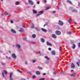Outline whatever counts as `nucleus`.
Instances as JSON below:
<instances>
[{
  "instance_id": "nucleus-50",
  "label": "nucleus",
  "mask_w": 80,
  "mask_h": 80,
  "mask_svg": "<svg viewBox=\"0 0 80 80\" xmlns=\"http://www.w3.org/2000/svg\"><path fill=\"white\" fill-rule=\"evenodd\" d=\"M78 47H80V43H79V45H78Z\"/></svg>"
},
{
  "instance_id": "nucleus-11",
  "label": "nucleus",
  "mask_w": 80,
  "mask_h": 80,
  "mask_svg": "<svg viewBox=\"0 0 80 80\" xmlns=\"http://www.w3.org/2000/svg\"><path fill=\"white\" fill-rule=\"evenodd\" d=\"M47 45H49V46H52V44L49 43V42H47Z\"/></svg>"
},
{
  "instance_id": "nucleus-20",
  "label": "nucleus",
  "mask_w": 80,
  "mask_h": 80,
  "mask_svg": "<svg viewBox=\"0 0 80 80\" xmlns=\"http://www.w3.org/2000/svg\"><path fill=\"white\" fill-rule=\"evenodd\" d=\"M34 27H35V26H34V24H33V23H32L31 24V28H34Z\"/></svg>"
},
{
  "instance_id": "nucleus-57",
  "label": "nucleus",
  "mask_w": 80,
  "mask_h": 80,
  "mask_svg": "<svg viewBox=\"0 0 80 80\" xmlns=\"http://www.w3.org/2000/svg\"><path fill=\"white\" fill-rule=\"evenodd\" d=\"M8 58V59H9V60H10L11 59V58H10V57Z\"/></svg>"
},
{
  "instance_id": "nucleus-36",
  "label": "nucleus",
  "mask_w": 80,
  "mask_h": 80,
  "mask_svg": "<svg viewBox=\"0 0 80 80\" xmlns=\"http://www.w3.org/2000/svg\"><path fill=\"white\" fill-rule=\"evenodd\" d=\"M45 80V78H42L40 79V80Z\"/></svg>"
},
{
  "instance_id": "nucleus-60",
  "label": "nucleus",
  "mask_w": 80,
  "mask_h": 80,
  "mask_svg": "<svg viewBox=\"0 0 80 80\" xmlns=\"http://www.w3.org/2000/svg\"><path fill=\"white\" fill-rule=\"evenodd\" d=\"M59 50H60V52H61V48H60V49H59Z\"/></svg>"
},
{
  "instance_id": "nucleus-28",
  "label": "nucleus",
  "mask_w": 80,
  "mask_h": 80,
  "mask_svg": "<svg viewBox=\"0 0 80 80\" xmlns=\"http://www.w3.org/2000/svg\"><path fill=\"white\" fill-rule=\"evenodd\" d=\"M67 2H69V3H72V2L69 0H67Z\"/></svg>"
},
{
  "instance_id": "nucleus-2",
  "label": "nucleus",
  "mask_w": 80,
  "mask_h": 80,
  "mask_svg": "<svg viewBox=\"0 0 80 80\" xmlns=\"http://www.w3.org/2000/svg\"><path fill=\"white\" fill-rule=\"evenodd\" d=\"M11 57L14 59H16V58H17V56H16V55H15V54L14 53L12 54Z\"/></svg>"
},
{
  "instance_id": "nucleus-7",
  "label": "nucleus",
  "mask_w": 80,
  "mask_h": 80,
  "mask_svg": "<svg viewBox=\"0 0 80 80\" xmlns=\"http://www.w3.org/2000/svg\"><path fill=\"white\" fill-rule=\"evenodd\" d=\"M16 47L18 48V49H20V47H21V46H20V45L19 44H17L16 45Z\"/></svg>"
},
{
  "instance_id": "nucleus-14",
  "label": "nucleus",
  "mask_w": 80,
  "mask_h": 80,
  "mask_svg": "<svg viewBox=\"0 0 80 80\" xmlns=\"http://www.w3.org/2000/svg\"><path fill=\"white\" fill-rule=\"evenodd\" d=\"M76 75V73H74L70 75V76H72V77H75Z\"/></svg>"
},
{
  "instance_id": "nucleus-5",
  "label": "nucleus",
  "mask_w": 80,
  "mask_h": 80,
  "mask_svg": "<svg viewBox=\"0 0 80 80\" xmlns=\"http://www.w3.org/2000/svg\"><path fill=\"white\" fill-rule=\"evenodd\" d=\"M56 34L57 35H60L61 34V32L58 31H57L56 32Z\"/></svg>"
},
{
  "instance_id": "nucleus-16",
  "label": "nucleus",
  "mask_w": 80,
  "mask_h": 80,
  "mask_svg": "<svg viewBox=\"0 0 80 80\" xmlns=\"http://www.w3.org/2000/svg\"><path fill=\"white\" fill-rule=\"evenodd\" d=\"M35 29H36V30L38 32H39L40 31V29H39V28H37V27H36L35 28Z\"/></svg>"
},
{
  "instance_id": "nucleus-38",
  "label": "nucleus",
  "mask_w": 80,
  "mask_h": 80,
  "mask_svg": "<svg viewBox=\"0 0 80 80\" xmlns=\"http://www.w3.org/2000/svg\"><path fill=\"white\" fill-rule=\"evenodd\" d=\"M40 14H39H39H37V15H36V16L37 17H38V16H40Z\"/></svg>"
},
{
  "instance_id": "nucleus-19",
  "label": "nucleus",
  "mask_w": 80,
  "mask_h": 80,
  "mask_svg": "<svg viewBox=\"0 0 80 80\" xmlns=\"http://www.w3.org/2000/svg\"><path fill=\"white\" fill-rule=\"evenodd\" d=\"M72 45L73 46H72V48H73V49H75V45L73 44Z\"/></svg>"
},
{
  "instance_id": "nucleus-64",
  "label": "nucleus",
  "mask_w": 80,
  "mask_h": 80,
  "mask_svg": "<svg viewBox=\"0 0 80 80\" xmlns=\"http://www.w3.org/2000/svg\"><path fill=\"white\" fill-rule=\"evenodd\" d=\"M21 80H25V79H21Z\"/></svg>"
},
{
  "instance_id": "nucleus-13",
  "label": "nucleus",
  "mask_w": 80,
  "mask_h": 80,
  "mask_svg": "<svg viewBox=\"0 0 80 80\" xmlns=\"http://www.w3.org/2000/svg\"><path fill=\"white\" fill-rule=\"evenodd\" d=\"M52 53L53 55H55V51H52Z\"/></svg>"
},
{
  "instance_id": "nucleus-44",
  "label": "nucleus",
  "mask_w": 80,
  "mask_h": 80,
  "mask_svg": "<svg viewBox=\"0 0 80 80\" xmlns=\"http://www.w3.org/2000/svg\"><path fill=\"white\" fill-rule=\"evenodd\" d=\"M38 53H39V54L41 55V53L40 52V51H39Z\"/></svg>"
},
{
  "instance_id": "nucleus-45",
  "label": "nucleus",
  "mask_w": 80,
  "mask_h": 80,
  "mask_svg": "<svg viewBox=\"0 0 80 80\" xmlns=\"http://www.w3.org/2000/svg\"><path fill=\"white\" fill-rule=\"evenodd\" d=\"M22 27H23V28H26V27L23 25H22Z\"/></svg>"
},
{
  "instance_id": "nucleus-6",
  "label": "nucleus",
  "mask_w": 80,
  "mask_h": 80,
  "mask_svg": "<svg viewBox=\"0 0 80 80\" xmlns=\"http://www.w3.org/2000/svg\"><path fill=\"white\" fill-rule=\"evenodd\" d=\"M71 67L72 68H75V65H74V64H73V63H72L71 65Z\"/></svg>"
},
{
  "instance_id": "nucleus-46",
  "label": "nucleus",
  "mask_w": 80,
  "mask_h": 80,
  "mask_svg": "<svg viewBox=\"0 0 80 80\" xmlns=\"http://www.w3.org/2000/svg\"><path fill=\"white\" fill-rule=\"evenodd\" d=\"M10 22H11V23H13V21H11Z\"/></svg>"
},
{
  "instance_id": "nucleus-41",
  "label": "nucleus",
  "mask_w": 80,
  "mask_h": 80,
  "mask_svg": "<svg viewBox=\"0 0 80 80\" xmlns=\"http://www.w3.org/2000/svg\"><path fill=\"white\" fill-rule=\"evenodd\" d=\"M6 63H2V65H5Z\"/></svg>"
},
{
  "instance_id": "nucleus-56",
  "label": "nucleus",
  "mask_w": 80,
  "mask_h": 80,
  "mask_svg": "<svg viewBox=\"0 0 80 80\" xmlns=\"http://www.w3.org/2000/svg\"><path fill=\"white\" fill-rule=\"evenodd\" d=\"M46 75L45 73H43V75Z\"/></svg>"
},
{
  "instance_id": "nucleus-31",
  "label": "nucleus",
  "mask_w": 80,
  "mask_h": 80,
  "mask_svg": "<svg viewBox=\"0 0 80 80\" xmlns=\"http://www.w3.org/2000/svg\"><path fill=\"white\" fill-rule=\"evenodd\" d=\"M53 74H54V75H56V74H57V72H56V71H54L53 72Z\"/></svg>"
},
{
  "instance_id": "nucleus-48",
  "label": "nucleus",
  "mask_w": 80,
  "mask_h": 80,
  "mask_svg": "<svg viewBox=\"0 0 80 80\" xmlns=\"http://www.w3.org/2000/svg\"><path fill=\"white\" fill-rule=\"evenodd\" d=\"M78 4L79 6H80V2H78Z\"/></svg>"
},
{
  "instance_id": "nucleus-55",
  "label": "nucleus",
  "mask_w": 80,
  "mask_h": 80,
  "mask_svg": "<svg viewBox=\"0 0 80 80\" xmlns=\"http://www.w3.org/2000/svg\"><path fill=\"white\" fill-rule=\"evenodd\" d=\"M55 69H56V68H53V69H52V70H55Z\"/></svg>"
},
{
  "instance_id": "nucleus-47",
  "label": "nucleus",
  "mask_w": 80,
  "mask_h": 80,
  "mask_svg": "<svg viewBox=\"0 0 80 80\" xmlns=\"http://www.w3.org/2000/svg\"><path fill=\"white\" fill-rule=\"evenodd\" d=\"M71 33H72V32H68V34H71Z\"/></svg>"
},
{
  "instance_id": "nucleus-4",
  "label": "nucleus",
  "mask_w": 80,
  "mask_h": 80,
  "mask_svg": "<svg viewBox=\"0 0 80 80\" xmlns=\"http://www.w3.org/2000/svg\"><path fill=\"white\" fill-rule=\"evenodd\" d=\"M28 2L31 5H33V2L31 0H28Z\"/></svg>"
},
{
  "instance_id": "nucleus-59",
  "label": "nucleus",
  "mask_w": 80,
  "mask_h": 80,
  "mask_svg": "<svg viewBox=\"0 0 80 80\" xmlns=\"http://www.w3.org/2000/svg\"><path fill=\"white\" fill-rule=\"evenodd\" d=\"M1 15H2V16H3V13H2L1 14Z\"/></svg>"
},
{
  "instance_id": "nucleus-27",
  "label": "nucleus",
  "mask_w": 80,
  "mask_h": 80,
  "mask_svg": "<svg viewBox=\"0 0 80 80\" xmlns=\"http://www.w3.org/2000/svg\"><path fill=\"white\" fill-rule=\"evenodd\" d=\"M19 3H20V2H17L15 4L16 5H19Z\"/></svg>"
},
{
  "instance_id": "nucleus-52",
  "label": "nucleus",
  "mask_w": 80,
  "mask_h": 80,
  "mask_svg": "<svg viewBox=\"0 0 80 80\" xmlns=\"http://www.w3.org/2000/svg\"><path fill=\"white\" fill-rule=\"evenodd\" d=\"M17 29H18L19 28V27L17 26V27H16Z\"/></svg>"
},
{
  "instance_id": "nucleus-9",
  "label": "nucleus",
  "mask_w": 80,
  "mask_h": 80,
  "mask_svg": "<svg viewBox=\"0 0 80 80\" xmlns=\"http://www.w3.org/2000/svg\"><path fill=\"white\" fill-rule=\"evenodd\" d=\"M52 38H57V36H56V35L54 34H52Z\"/></svg>"
},
{
  "instance_id": "nucleus-49",
  "label": "nucleus",
  "mask_w": 80,
  "mask_h": 80,
  "mask_svg": "<svg viewBox=\"0 0 80 80\" xmlns=\"http://www.w3.org/2000/svg\"><path fill=\"white\" fill-rule=\"evenodd\" d=\"M28 73L29 74V75H32V73L30 72H28Z\"/></svg>"
},
{
  "instance_id": "nucleus-37",
  "label": "nucleus",
  "mask_w": 80,
  "mask_h": 80,
  "mask_svg": "<svg viewBox=\"0 0 80 80\" xmlns=\"http://www.w3.org/2000/svg\"><path fill=\"white\" fill-rule=\"evenodd\" d=\"M16 10H20V8H17Z\"/></svg>"
},
{
  "instance_id": "nucleus-33",
  "label": "nucleus",
  "mask_w": 80,
  "mask_h": 80,
  "mask_svg": "<svg viewBox=\"0 0 80 80\" xmlns=\"http://www.w3.org/2000/svg\"><path fill=\"white\" fill-rule=\"evenodd\" d=\"M32 61L33 63H35V62H36V60H32Z\"/></svg>"
},
{
  "instance_id": "nucleus-23",
  "label": "nucleus",
  "mask_w": 80,
  "mask_h": 80,
  "mask_svg": "<svg viewBox=\"0 0 80 80\" xmlns=\"http://www.w3.org/2000/svg\"><path fill=\"white\" fill-rule=\"evenodd\" d=\"M41 41L42 43H44V42H45V40L43 38L41 39Z\"/></svg>"
},
{
  "instance_id": "nucleus-51",
  "label": "nucleus",
  "mask_w": 80,
  "mask_h": 80,
  "mask_svg": "<svg viewBox=\"0 0 80 80\" xmlns=\"http://www.w3.org/2000/svg\"><path fill=\"white\" fill-rule=\"evenodd\" d=\"M46 64H48V62L46 61Z\"/></svg>"
},
{
  "instance_id": "nucleus-22",
  "label": "nucleus",
  "mask_w": 80,
  "mask_h": 80,
  "mask_svg": "<svg viewBox=\"0 0 80 80\" xmlns=\"http://www.w3.org/2000/svg\"><path fill=\"white\" fill-rule=\"evenodd\" d=\"M32 38H35V37H36V35L35 34H33L32 35Z\"/></svg>"
},
{
  "instance_id": "nucleus-39",
  "label": "nucleus",
  "mask_w": 80,
  "mask_h": 80,
  "mask_svg": "<svg viewBox=\"0 0 80 80\" xmlns=\"http://www.w3.org/2000/svg\"><path fill=\"white\" fill-rule=\"evenodd\" d=\"M43 1H44L45 3H47V1L46 0H43Z\"/></svg>"
},
{
  "instance_id": "nucleus-32",
  "label": "nucleus",
  "mask_w": 80,
  "mask_h": 80,
  "mask_svg": "<svg viewBox=\"0 0 80 80\" xmlns=\"http://www.w3.org/2000/svg\"><path fill=\"white\" fill-rule=\"evenodd\" d=\"M68 22L69 23H70V24L71 23V20H70L69 19L68 21Z\"/></svg>"
},
{
  "instance_id": "nucleus-34",
  "label": "nucleus",
  "mask_w": 80,
  "mask_h": 80,
  "mask_svg": "<svg viewBox=\"0 0 80 80\" xmlns=\"http://www.w3.org/2000/svg\"><path fill=\"white\" fill-rule=\"evenodd\" d=\"M32 78H33L34 79V78H35V76L34 75L32 77Z\"/></svg>"
},
{
  "instance_id": "nucleus-35",
  "label": "nucleus",
  "mask_w": 80,
  "mask_h": 80,
  "mask_svg": "<svg viewBox=\"0 0 80 80\" xmlns=\"http://www.w3.org/2000/svg\"><path fill=\"white\" fill-rule=\"evenodd\" d=\"M47 25H48V23H46V24L44 25L43 27H45V26Z\"/></svg>"
},
{
  "instance_id": "nucleus-17",
  "label": "nucleus",
  "mask_w": 80,
  "mask_h": 80,
  "mask_svg": "<svg viewBox=\"0 0 80 80\" xmlns=\"http://www.w3.org/2000/svg\"><path fill=\"white\" fill-rule=\"evenodd\" d=\"M36 73L37 75H40V72L38 71H36Z\"/></svg>"
},
{
  "instance_id": "nucleus-62",
  "label": "nucleus",
  "mask_w": 80,
  "mask_h": 80,
  "mask_svg": "<svg viewBox=\"0 0 80 80\" xmlns=\"http://www.w3.org/2000/svg\"><path fill=\"white\" fill-rule=\"evenodd\" d=\"M19 51H22V49H19Z\"/></svg>"
},
{
  "instance_id": "nucleus-15",
  "label": "nucleus",
  "mask_w": 80,
  "mask_h": 80,
  "mask_svg": "<svg viewBox=\"0 0 80 80\" xmlns=\"http://www.w3.org/2000/svg\"><path fill=\"white\" fill-rule=\"evenodd\" d=\"M18 31H19V32H23V28H20V30H19Z\"/></svg>"
},
{
  "instance_id": "nucleus-54",
  "label": "nucleus",
  "mask_w": 80,
  "mask_h": 80,
  "mask_svg": "<svg viewBox=\"0 0 80 80\" xmlns=\"http://www.w3.org/2000/svg\"><path fill=\"white\" fill-rule=\"evenodd\" d=\"M31 43H32V44H34L35 43V42H31Z\"/></svg>"
},
{
  "instance_id": "nucleus-58",
  "label": "nucleus",
  "mask_w": 80,
  "mask_h": 80,
  "mask_svg": "<svg viewBox=\"0 0 80 80\" xmlns=\"http://www.w3.org/2000/svg\"><path fill=\"white\" fill-rule=\"evenodd\" d=\"M52 12L53 13H55V11H53Z\"/></svg>"
},
{
  "instance_id": "nucleus-24",
  "label": "nucleus",
  "mask_w": 80,
  "mask_h": 80,
  "mask_svg": "<svg viewBox=\"0 0 80 80\" xmlns=\"http://www.w3.org/2000/svg\"><path fill=\"white\" fill-rule=\"evenodd\" d=\"M33 12L34 13H37V12L35 10H33Z\"/></svg>"
},
{
  "instance_id": "nucleus-26",
  "label": "nucleus",
  "mask_w": 80,
  "mask_h": 80,
  "mask_svg": "<svg viewBox=\"0 0 80 80\" xmlns=\"http://www.w3.org/2000/svg\"><path fill=\"white\" fill-rule=\"evenodd\" d=\"M51 8V6H49L48 7H47L46 8V10H48L49 9V8Z\"/></svg>"
},
{
  "instance_id": "nucleus-30",
  "label": "nucleus",
  "mask_w": 80,
  "mask_h": 80,
  "mask_svg": "<svg viewBox=\"0 0 80 80\" xmlns=\"http://www.w3.org/2000/svg\"><path fill=\"white\" fill-rule=\"evenodd\" d=\"M4 73L5 74V75H7V72L6 71H4Z\"/></svg>"
},
{
  "instance_id": "nucleus-12",
  "label": "nucleus",
  "mask_w": 80,
  "mask_h": 80,
  "mask_svg": "<svg viewBox=\"0 0 80 80\" xmlns=\"http://www.w3.org/2000/svg\"><path fill=\"white\" fill-rule=\"evenodd\" d=\"M41 30H42V31L44 32H47V30L45 29H43V28H42Z\"/></svg>"
},
{
  "instance_id": "nucleus-29",
  "label": "nucleus",
  "mask_w": 80,
  "mask_h": 80,
  "mask_svg": "<svg viewBox=\"0 0 80 80\" xmlns=\"http://www.w3.org/2000/svg\"><path fill=\"white\" fill-rule=\"evenodd\" d=\"M38 68H39V69L40 70H42L43 69V68H42V67H38Z\"/></svg>"
},
{
  "instance_id": "nucleus-43",
  "label": "nucleus",
  "mask_w": 80,
  "mask_h": 80,
  "mask_svg": "<svg viewBox=\"0 0 80 80\" xmlns=\"http://www.w3.org/2000/svg\"><path fill=\"white\" fill-rule=\"evenodd\" d=\"M52 50V49H51V48H48V50H49L50 51V50Z\"/></svg>"
},
{
  "instance_id": "nucleus-21",
  "label": "nucleus",
  "mask_w": 80,
  "mask_h": 80,
  "mask_svg": "<svg viewBox=\"0 0 80 80\" xmlns=\"http://www.w3.org/2000/svg\"><path fill=\"white\" fill-rule=\"evenodd\" d=\"M44 58H45L46 59V60H47L48 61L49 60H50L49 58H48V57H44Z\"/></svg>"
},
{
  "instance_id": "nucleus-1",
  "label": "nucleus",
  "mask_w": 80,
  "mask_h": 80,
  "mask_svg": "<svg viewBox=\"0 0 80 80\" xmlns=\"http://www.w3.org/2000/svg\"><path fill=\"white\" fill-rule=\"evenodd\" d=\"M9 80H13V78H12V76H13V73H9Z\"/></svg>"
},
{
  "instance_id": "nucleus-8",
  "label": "nucleus",
  "mask_w": 80,
  "mask_h": 80,
  "mask_svg": "<svg viewBox=\"0 0 80 80\" xmlns=\"http://www.w3.org/2000/svg\"><path fill=\"white\" fill-rule=\"evenodd\" d=\"M80 60H78V62H76V64H77L78 67H80Z\"/></svg>"
},
{
  "instance_id": "nucleus-53",
  "label": "nucleus",
  "mask_w": 80,
  "mask_h": 80,
  "mask_svg": "<svg viewBox=\"0 0 80 80\" xmlns=\"http://www.w3.org/2000/svg\"><path fill=\"white\" fill-rule=\"evenodd\" d=\"M38 4H39L40 3V2L38 1L37 2Z\"/></svg>"
},
{
  "instance_id": "nucleus-3",
  "label": "nucleus",
  "mask_w": 80,
  "mask_h": 80,
  "mask_svg": "<svg viewBox=\"0 0 80 80\" xmlns=\"http://www.w3.org/2000/svg\"><path fill=\"white\" fill-rule=\"evenodd\" d=\"M58 24L59 25L62 26L63 25V22H62V21H61L59 20L58 22Z\"/></svg>"
},
{
  "instance_id": "nucleus-40",
  "label": "nucleus",
  "mask_w": 80,
  "mask_h": 80,
  "mask_svg": "<svg viewBox=\"0 0 80 80\" xmlns=\"http://www.w3.org/2000/svg\"><path fill=\"white\" fill-rule=\"evenodd\" d=\"M26 39H27V38H23L24 40H25V41L26 40Z\"/></svg>"
},
{
  "instance_id": "nucleus-61",
  "label": "nucleus",
  "mask_w": 80,
  "mask_h": 80,
  "mask_svg": "<svg viewBox=\"0 0 80 80\" xmlns=\"http://www.w3.org/2000/svg\"><path fill=\"white\" fill-rule=\"evenodd\" d=\"M74 23H75L76 24V25H77V23L75 22H74Z\"/></svg>"
},
{
  "instance_id": "nucleus-63",
  "label": "nucleus",
  "mask_w": 80,
  "mask_h": 80,
  "mask_svg": "<svg viewBox=\"0 0 80 80\" xmlns=\"http://www.w3.org/2000/svg\"><path fill=\"white\" fill-rule=\"evenodd\" d=\"M9 52L10 53H11V52L10 51H9Z\"/></svg>"
},
{
  "instance_id": "nucleus-10",
  "label": "nucleus",
  "mask_w": 80,
  "mask_h": 80,
  "mask_svg": "<svg viewBox=\"0 0 80 80\" xmlns=\"http://www.w3.org/2000/svg\"><path fill=\"white\" fill-rule=\"evenodd\" d=\"M43 11H39L38 12V13H39L40 15H41L42 14H43Z\"/></svg>"
},
{
  "instance_id": "nucleus-18",
  "label": "nucleus",
  "mask_w": 80,
  "mask_h": 80,
  "mask_svg": "<svg viewBox=\"0 0 80 80\" xmlns=\"http://www.w3.org/2000/svg\"><path fill=\"white\" fill-rule=\"evenodd\" d=\"M11 32H12L13 33H16V31H15V30L12 29H11Z\"/></svg>"
},
{
  "instance_id": "nucleus-25",
  "label": "nucleus",
  "mask_w": 80,
  "mask_h": 80,
  "mask_svg": "<svg viewBox=\"0 0 80 80\" xmlns=\"http://www.w3.org/2000/svg\"><path fill=\"white\" fill-rule=\"evenodd\" d=\"M72 12H77V10L76 9H74L72 10Z\"/></svg>"
},
{
  "instance_id": "nucleus-42",
  "label": "nucleus",
  "mask_w": 80,
  "mask_h": 80,
  "mask_svg": "<svg viewBox=\"0 0 80 80\" xmlns=\"http://www.w3.org/2000/svg\"><path fill=\"white\" fill-rule=\"evenodd\" d=\"M2 75H3V77H5V75H4V74L3 73H2Z\"/></svg>"
}]
</instances>
